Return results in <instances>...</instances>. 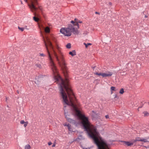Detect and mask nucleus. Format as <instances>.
I'll list each match as a JSON object with an SVG mask.
<instances>
[{
  "instance_id": "nucleus-8",
  "label": "nucleus",
  "mask_w": 149,
  "mask_h": 149,
  "mask_svg": "<svg viewBox=\"0 0 149 149\" xmlns=\"http://www.w3.org/2000/svg\"><path fill=\"white\" fill-rule=\"evenodd\" d=\"M63 125L65 126H66L67 127L69 131H72V129L71 127V125L68 123H64Z\"/></svg>"
},
{
  "instance_id": "nucleus-26",
  "label": "nucleus",
  "mask_w": 149,
  "mask_h": 149,
  "mask_svg": "<svg viewBox=\"0 0 149 149\" xmlns=\"http://www.w3.org/2000/svg\"><path fill=\"white\" fill-rule=\"evenodd\" d=\"M112 3L111 2H109L108 3V6L109 7H111L112 6Z\"/></svg>"
},
{
  "instance_id": "nucleus-40",
  "label": "nucleus",
  "mask_w": 149,
  "mask_h": 149,
  "mask_svg": "<svg viewBox=\"0 0 149 149\" xmlns=\"http://www.w3.org/2000/svg\"><path fill=\"white\" fill-rule=\"evenodd\" d=\"M21 3L22 4V1H21Z\"/></svg>"
},
{
  "instance_id": "nucleus-15",
  "label": "nucleus",
  "mask_w": 149,
  "mask_h": 149,
  "mask_svg": "<svg viewBox=\"0 0 149 149\" xmlns=\"http://www.w3.org/2000/svg\"><path fill=\"white\" fill-rule=\"evenodd\" d=\"M84 44L85 45V47L86 48H87L88 46L89 45H92V44L90 43H88L87 44L84 43Z\"/></svg>"
},
{
  "instance_id": "nucleus-32",
  "label": "nucleus",
  "mask_w": 149,
  "mask_h": 149,
  "mask_svg": "<svg viewBox=\"0 0 149 149\" xmlns=\"http://www.w3.org/2000/svg\"><path fill=\"white\" fill-rule=\"evenodd\" d=\"M81 148H82L83 149H85V148H84V147H83L82 146H81Z\"/></svg>"
},
{
  "instance_id": "nucleus-34",
  "label": "nucleus",
  "mask_w": 149,
  "mask_h": 149,
  "mask_svg": "<svg viewBox=\"0 0 149 149\" xmlns=\"http://www.w3.org/2000/svg\"><path fill=\"white\" fill-rule=\"evenodd\" d=\"M95 13L97 14H99V13L98 12H96Z\"/></svg>"
},
{
  "instance_id": "nucleus-6",
  "label": "nucleus",
  "mask_w": 149,
  "mask_h": 149,
  "mask_svg": "<svg viewBox=\"0 0 149 149\" xmlns=\"http://www.w3.org/2000/svg\"><path fill=\"white\" fill-rule=\"evenodd\" d=\"M103 149H109V145L103 140Z\"/></svg>"
},
{
  "instance_id": "nucleus-4",
  "label": "nucleus",
  "mask_w": 149,
  "mask_h": 149,
  "mask_svg": "<svg viewBox=\"0 0 149 149\" xmlns=\"http://www.w3.org/2000/svg\"><path fill=\"white\" fill-rule=\"evenodd\" d=\"M71 22L72 23L73 26L75 29L77 30L79 28V26L78 23H82V22L81 21L79 20L78 19H75L74 21H72Z\"/></svg>"
},
{
  "instance_id": "nucleus-30",
  "label": "nucleus",
  "mask_w": 149,
  "mask_h": 149,
  "mask_svg": "<svg viewBox=\"0 0 149 149\" xmlns=\"http://www.w3.org/2000/svg\"><path fill=\"white\" fill-rule=\"evenodd\" d=\"M52 144V143L51 142H50L48 143V144L49 146L51 145Z\"/></svg>"
},
{
  "instance_id": "nucleus-33",
  "label": "nucleus",
  "mask_w": 149,
  "mask_h": 149,
  "mask_svg": "<svg viewBox=\"0 0 149 149\" xmlns=\"http://www.w3.org/2000/svg\"><path fill=\"white\" fill-rule=\"evenodd\" d=\"M39 8L40 9V10H41V7H39Z\"/></svg>"
},
{
  "instance_id": "nucleus-10",
  "label": "nucleus",
  "mask_w": 149,
  "mask_h": 149,
  "mask_svg": "<svg viewBox=\"0 0 149 149\" xmlns=\"http://www.w3.org/2000/svg\"><path fill=\"white\" fill-rule=\"evenodd\" d=\"M149 139V137L146 138H142L141 141L143 142H149L148 141Z\"/></svg>"
},
{
  "instance_id": "nucleus-7",
  "label": "nucleus",
  "mask_w": 149,
  "mask_h": 149,
  "mask_svg": "<svg viewBox=\"0 0 149 149\" xmlns=\"http://www.w3.org/2000/svg\"><path fill=\"white\" fill-rule=\"evenodd\" d=\"M65 117L67 120L68 122H69L70 123H75V121L74 120H72V119H71L70 118H69L68 117L67 113H65Z\"/></svg>"
},
{
  "instance_id": "nucleus-38",
  "label": "nucleus",
  "mask_w": 149,
  "mask_h": 149,
  "mask_svg": "<svg viewBox=\"0 0 149 149\" xmlns=\"http://www.w3.org/2000/svg\"><path fill=\"white\" fill-rule=\"evenodd\" d=\"M34 14L35 15H36V13H34Z\"/></svg>"
},
{
  "instance_id": "nucleus-20",
  "label": "nucleus",
  "mask_w": 149,
  "mask_h": 149,
  "mask_svg": "<svg viewBox=\"0 0 149 149\" xmlns=\"http://www.w3.org/2000/svg\"><path fill=\"white\" fill-rule=\"evenodd\" d=\"M82 136H80L79 137H78L76 139L75 141H79V140H80L82 139Z\"/></svg>"
},
{
  "instance_id": "nucleus-14",
  "label": "nucleus",
  "mask_w": 149,
  "mask_h": 149,
  "mask_svg": "<svg viewBox=\"0 0 149 149\" xmlns=\"http://www.w3.org/2000/svg\"><path fill=\"white\" fill-rule=\"evenodd\" d=\"M25 149H31V147L29 144H27L25 146Z\"/></svg>"
},
{
  "instance_id": "nucleus-11",
  "label": "nucleus",
  "mask_w": 149,
  "mask_h": 149,
  "mask_svg": "<svg viewBox=\"0 0 149 149\" xmlns=\"http://www.w3.org/2000/svg\"><path fill=\"white\" fill-rule=\"evenodd\" d=\"M69 54L72 56H74L76 55V52L75 50H73L72 52H70Z\"/></svg>"
},
{
  "instance_id": "nucleus-21",
  "label": "nucleus",
  "mask_w": 149,
  "mask_h": 149,
  "mask_svg": "<svg viewBox=\"0 0 149 149\" xmlns=\"http://www.w3.org/2000/svg\"><path fill=\"white\" fill-rule=\"evenodd\" d=\"M95 74L99 76L102 75V74L101 73H98L97 72L95 73H94Z\"/></svg>"
},
{
  "instance_id": "nucleus-28",
  "label": "nucleus",
  "mask_w": 149,
  "mask_h": 149,
  "mask_svg": "<svg viewBox=\"0 0 149 149\" xmlns=\"http://www.w3.org/2000/svg\"><path fill=\"white\" fill-rule=\"evenodd\" d=\"M36 66L39 68H40L41 67V65L40 64H37L36 65Z\"/></svg>"
},
{
  "instance_id": "nucleus-35",
  "label": "nucleus",
  "mask_w": 149,
  "mask_h": 149,
  "mask_svg": "<svg viewBox=\"0 0 149 149\" xmlns=\"http://www.w3.org/2000/svg\"><path fill=\"white\" fill-rule=\"evenodd\" d=\"M145 147L147 148V149H149V147H146V146H145Z\"/></svg>"
},
{
  "instance_id": "nucleus-1",
  "label": "nucleus",
  "mask_w": 149,
  "mask_h": 149,
  "mask_svg": "<svg viewBox=\"0 0 149 149\" xmlns=\"http://www.w3.org/2000/svg\"><path fill=\"white\" fill-rule=\"evenodd\" d=\"M55 42V38L51 36L44 42L48 54L49 65L54 75V78L59 84L60 93L61 97H75L71 88L68 79V68L61 48L56 45V50L51 42Z\"/></svg>"
},
{
  "instance_id": "nucleus-27",
  "label": "nucleus",
  "mask_w": 149,
  "mask_h": 149,
  "mask_svg": "<svg viewBox=\"0 0 149 149\" xmlns=\"http://www.w3.org/2000/svg\"><path fill=\"white\" fill-rule=\"evenodd\" d=\"M111 90L112 91H115V87L113 86H112L111 88Z\"/></svg>"
},
{
  "instance_id": "nucleus-17",
  "label": "nucleus",
  "mask_w": 149,
  "mask_h": 149,
  "mask_svg": "<svg viewBox=\"0 0 149 149\" xmlns=\"http://www.w3.org/2000/svg\"><path fill=\"white\" fill-rule=\"evenodd\" d=\"M124 91L123 89V88H122L120 89V90L119 92V93H120L121 94H123L124 93Z\"/></svg>"
},
{
  "instance_id": "nucleus-18",
  "label": "nucleus",
  "mask_w": 149,
  "mask_h": 149,
  "mask_svg": "<svg viewBox=\"0 0 149 149\" xmlns=\"http://www.w3.org/2000/svg\"><path fill=\"white\" fill-rule=\"evenodd\" d=\"M142 140V138H136V139L134 141V142H136V141H141Z\"/></svg>"
},
{
  "instance_id": "nucleus-29",
  "label": "nucleus",
  "mask_w": 149,
  "mask_h": 149,
  "mask_svg": "<svg viewBox=\"0 0 149 149\" xmlns=\"http://www.w3.org/2000/svg\"><path fill=\"white\" fill-rule=\"evenodd\" d=\"M105 118H106V119H108V118H109V116L108 115H106L105 116Z\"/></svg>"
},
{
  "instance_id": "nucleus-2",
  "label": "nucleus",
  "mask_w": 149,
  "mask_h": 149,
  "mask_svg": "<svg viewBox=\"0 0 149 149\" xmlns=\"http://www.w3.org/2000/svg\"><path fill=\"white\" fill-rule=\"evenodd\" d=\"M60 32L65 36H71L72 33L74 34H78L79 32L73 26L72 24L69 25L68 27L61 28Z\"/></svg>"
},
{
  "instance_id": "nucleus-16",
  "label": "nucleus",
  "mask_w": 149,
  "mask_h": 149,
  "mask_svg": "<svg viewBox=\"0 0 149 149\" xmlns=\"http://www.w3.org/2000/svg\"><path fill=\"white\" fill-rule=\"evenodd\" d=\"M33 19L34 21H35L36 22H38L39 21V19L38 18L36 17L35 16H34L33 17Z\"/></svg>"
},
{
  "instance_id": "nucleus-39",
  "label": "nucleus",
  "mask_w": 149,
  "mask_h": 149,
  "mask_svg": "<svg viewBox=\"0 0 149 149\" xmlns=\"http://www.w3.org/2000/svg\"><path fill=\"white\" fill-rule=\"evenodd\" d=\"M17 93H19V91H17Z\"/></svg>"
},
{
  "instance_id": "nucleus-22",
  "label": "nucleus",
  "mask_w": 149,
  "mask_h": 149,
  "mask_svg": "<svg viewBox=\"0 0 149 149\" xmlns=\"http://www.w3.org/2000/svg\"><path fill=\"white\" fill-rule=\"evenodd\" d=\"M18 29L21 31H23L24 30V28L23 27H20L19 26L18 27Z\"/></svg>"
},
{
  "instance_id": "nucleus-23",
  "label": "nucleus",
  "mask_w": 149,
  "mask_h": 149,
  "mask_svg": "<svg viewBox=\"0 0 149 149\" xmlns=\"http://www.w3.org/2000/svg\"><path fill=\"white\" fill-rule=\"evenodd\" d=\"M39 56H42V57H44L46 56V55L45 54H43V53L40 54Z\"/></svg>"
},
{
  "instance_id": "nucleus-37",
  "label": "nucleus",
  "mask_w": 149,
  "mask_h": 149,
  "mask_svg": "<svg viewBox=\"0 0 149 149\" xmlns=\"http://www.w3.org/2000/svg\"><path fill=\"white\" fill-rule=\"evenodd\" d=\"M85 149H90V148H85Z\"/></svg>"
},
{
  "instance_id": "nucleus-25",
  "label": "nucleus",
  "mask_w": 149,
  "mask_h": 149,
  "mask_svg": "<svg viewBox=\"0 0 149 149\" xmlns=\"http://www.w3.org/2000/svg\"><path fill=\"white\" fill-rule=\"evenodd\" d=\"M28 124V122H26L25 123H24V127H26L27 126Z\"/></svg>"
},
{
  "instance_id": "nucleus-12",
  "label": "nucleus",
  "mask_w": 149,
  "mask_h": 149,
  "mask_svg": "<svg viewBox=\"0 0 149 149\" xmlns=\"http://www.w3.org/2000/svg\"><path fill=\"white\" fill-rule=\"evenodd\" d=\"M45 32L46 33H49L50 32V29L48 27H46L45 29Z\"/></svg>"
},
{
  "instance_id": "nucleus-5",
  "label": "nucleus",
  "mask_w": 149,
  "mask_h": 149,
  "mask_svg": "<svg viewBox=\"0 0 149 149\" xmlns=\"http://www.w3.org/2000/svg\"><path fill=\"white\" fill-rule=\"evenodd\" d=\"M113 74L112 72L110 71H107L103 73V77L111 76Z\"/></svg>"
},
{
  "instance_id": "nucleus-31",
  "label": "nucleus",
  "mask_w": 149,
  "mask_h": 149,
  "mask_svg": "<svg viewBox=\"0 0 149 149\" xmlns=\"http://www.w3.org/2000/svg\"><path fill=\"white\" fill-rule=\"evenodd\" d=\"M145 18H147V17H148V16H147V15H145Z\"/></svg>"
},
{
  "instance_id": "nucleus-19",
  "label": "nucleus",
  "mask_w": 149,
  "mask_h": 149,
  "mask_svg": "<svg viewBox=\"0 0 149 149\" xmlns=\"http://www.w3.org/2000/svg\"><path fill=\"white\" fill-rule=\"evenodd\" d=\"M67 48L70 49L71 48V44L70 43H68L66 45Z\"/></svg>"
},
{
  "instance_id": "nucleus-36",
  "label": "nucleus",
  "mask_w": 149,
  "mask_h": 149,
  "mask_svg": "<svg viewBox=\"0 0 149 149\" xmlns=\"http://www.w3.org/2000/svg\"><path fill=\"white\" fill-rule=\"evenodd\" d=\"M55 144H54L52 146L53 147H54L55 146Z\"/></svg>"
},
{
  "instance_id": "nucleus-9",
  "label": "nucleus",
  "mask_w": 149,
  "mask_h": 149,
  "mask_svg": "<svg viewBox=\"0 0 149 149\" xmlns=\"http://www.w3.org/2000/svg\"><path fill=\"white\" fill-rule=\"evenodd\" d=\"M124 144L125 145L127 146H131L134 143L132 142H130L129 141H123Z\"/></svg>"
},
{
  "instance_id": "nucleus-13",
  "label": "nucleus",
  "mask_w": 149,
  "mask_h": 149,
  "mask_svg": "<svg viewBox=\"0 0 149 149\" xmlns=\"http://www.w3.org/2000/svg\"><path fill=\"white\" fill-rule=\"evenodd\" d=\"M145 117H147L149 116V113L147 111H144L143 113Z\"/></svg>"
},
{
  "instance_id": "nucleus-3",
  "label": "nucleus",
  "mask_w": 149,
  "mask_h": 149,
  "mask_svg": "<svg viewBox=\"0 0 149 149\" xmlns=\"http://www.w3.org/2000/svg\"><path fill=\"white\" fill-rule=\"evenodd\" d=\"M26 2H27L28 1L30 3L29 4V6L31 10L33 12L37 10L38 8L36 7V6H37L38 4V0H24Z\"/></svg>"
},
{
  "instance_id": "nucleus-24",
  "label": "nucleus",
  "mask_w": 149,
  "mask_h": 149,
  "mask_svg": "<svg viewBox=\"0 0 149 149\" xmlns=\"http://www.w3.org/2000/svg\"><path fill=\"white\" fill-rule=\"evenodd\" d=\"M26 122H25L24 120H22L20 121V123L21 124H23L25 123Z\"/></svg>"
}]
</instances>
